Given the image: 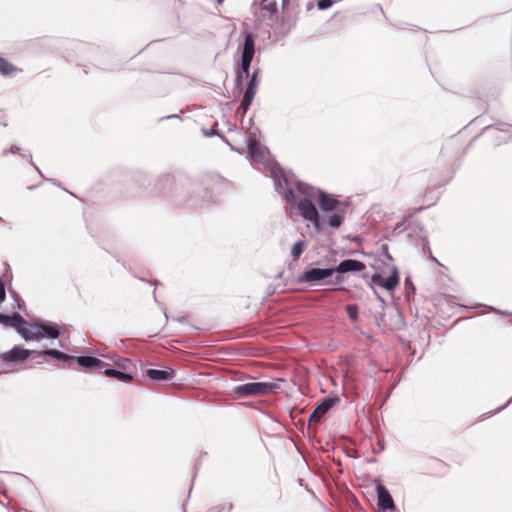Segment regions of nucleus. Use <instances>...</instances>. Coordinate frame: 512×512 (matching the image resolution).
Instances as JSON below:
<instances>
[{
	"label": "nucleus",
	"mask_w": 512,
	"mask_h": 512,
	"mask_svg": "<svg viewBox=\"0 0 512 512\" xmlns=\"http://www.w3.org/2000/svg\"><path fill=\"white\" fill-rule=\"evenodd\" d=\"M276 191L283 195L285 201L296 205L299 214L309 221L315 229H321L324 219H321L316 206L312 202L315 197V188L296 179L292 173L285 172L274 165L270 169Z\"/></svg>",
	"instance_id": "1"
},
{
	"label": "nucleus",
	"mask_w": 512,
	"mask_h": 512,
	"mask_svg": "<svg viewBox=\"0 0 512 512\" xmlns=\"http://www.w3.org/2000/svg\"><path fill=\"white\" fill-rule=\"evenodd\" d=\"M276 388L277 385L270 382H249L235 386L233 393L238 398L261 396L273 393Z\"/></svg>",
	"instance_id": "2"
},
{
	"label": "nucleus",
	"mask_w": 512,
	"mask_h": 512,
	"mask_svg": "<svg viewBox=\"0 0 512 512\" xmlns=\"http://www.w3.org/2000/svg\"><path fill=\"white\" fill-rule=\"evenodd\" d=\"M31 351L21 346H14L11 350L0 352V363L6 366L24 362L31 355Z\"/></svg>",
	"instance_id": "3"
},
{
	"label": "nucleus",
	"mask_w": 512,
	"mask_h": 512,
	"mask_svg": "<svg viewBox=\"0 0 512 512\" xmlns=\"http://www.w3.org/2000/svg\"><path fill=\"white\" fill-rule=\"evenodd\" d=\"M335 273L333 268H311L304 271L298 278L300 283H317L331 277Z\"/></svg>",
	"instance_id": "4"
},
{
	"label": "nucleus",
	"mask_w": 512,
	"mask_h": 512,
	"mask_svg": "<svg viewBox=\"0 0 512 512\" xmlns=\"http://www.w3.org/2000/svg\"><path fill=\"white\" fill-rule=\"evenodd\" d=\"M257 85H258V71H254L253 74L251 75V78L248 82L247 88L244 92L243 99L238 108L239 111L246 113V111L249 109V106L251 105L253 98L255 96Z\"/></svg>",
	"instance_id": "5"
},
{
	"label": "nucleus",
	"mask_w": 512,
	"mask_h": 512,
	"mask_svg": "<svg viewBox=\"0 0 512 512\" xmlns=\"http://www.w3.org/2000/svg\"><path fill=\"white\" fill-rule=\"evenodd\" d=\"M315 197L319 207L324 212H332L341 209L342 203L330 194L315 189Z\"/></svg>",
	"instance_id": "6"
},
{
	"label": "nucleus",
	"mask_w": 512,
	"mask_h": 512,
	"mask_svg": "<svg viewBox=\"0 0 512 512\" xmlns=\"http://www.w3.org/2000/svg\"><path fill=\"white\" fill-rule=\"evenodd\" d=\"M399 274L395 266L392 267L391 275L385 279L380 274L375 273L371 276V282L377 286L383 287L388 291L394 290L399 284Z\"/></svg>",
	"instance_id": "7"
},
{
	"label": "nucleus",
	"mask_w": 512,
	"mask_h": 512,
	"mask_svg": "<svg viewBox=\"0 0 512 512\" xmlns=\"http://www.w3.org/2000/svg\"><path fill=\"white\" fill-rule=\"evenodd\" d=\"M339 402L337 397H326L316 406L310 415V421L318 422L336 403Z\"/></svg>",
	"instance_id": "8"
},
{
	"label": "nucleus",
	"mask_w": 512,
	"mask_h": 512,
	"mask_svg": "<svg viewBox=\"0 0 512 512\" xmlns=\"http://www.w3.org/2000/svg\"><path fill=\"white\" fill-rule=\"evenodd\" d=\"M365 264L359 260L355 259H347L340 262V264L333 268L335 272L338 273H347V272H356V271H362L365 269Z\"/></svg>",
	"instance_id": "9"
},
{
	"label": "nucleus",
	"mask_w": 512,
	"mask_h": 512,
	"mask_svg": "<svg viewBox=\"0 0 512 512\" xmlns=\"http://www.w3.org/2000/svg\"><path fill=\"white\" fill-rule=\"evenodd\" d=\"M378 506L383 510H391L394 508L393 499L389 491L383 485L376 487Z\"/></svg>",
	"instance_id": "10"
},
{
	"label": "nucleus",
	"mask_w": 512,
	"mask_h": 512,
	"mask_svg": "<svg viewBox=\"0 0 512 512\" xmlns=\"http://www.w3.org/2000/svg\"><path fill=\"white\" fill-rule=\"evenodd\" d=\"M24 326L17 328V332L26 340H37L40 338L41 330L38 324L23 323Z\"/></svg>",
	"instance_id": "11"
},
{
	"label": "nucleus",
	"mask_w": 512,
	"mask_h": 512,
	"mask_svg": "<svg viewBox=\"0 0 512 512\" xmlns=\"http://www.w3.org/2000/svg\"><path fill=\"white\" fill-rule=\"evenodd\" d=\"M77 363L84 368L98 371H101L107 366L102 360L91 356H80L77 358Z\"/></svg>",
	"instance_id": "12"
},
{
	"label": "nucleus",
	"mask_w": 512,
	"mask_h": 512,
	"mask_svg": "<svg viewBox=\"0 0 512 512\" xmlns=\"http://www.w3.org/2000/svg\"><path fill=\"white\" fill-rule=\"evenodd\" d=\"M244 43L242 48V57L253 60L255 54V37L252 33L244 32Z\"/></svg>",
	"instance_id": "13"
},
{
	"label": "nucleus",
	"mask_w": 512,
	"mask_h": 512,
	"mask_svg": "<svg viewBox=\"0 0 512 512\" xmlns=\"http://www.w3.org/2000/svg\"><path fill=\"white\" fill-rule=\"evenodd\" d=\"M249 153L255 162H262L265 158V152L260 147L255 137H250L248 141Z\"/></svg>",
	"instance_id": "14"
},
{
	"label": "nucleus",
	"mask_w": 512,
	"mask_h": 512,
	"mask_svg": "<svg viewBox=\"0 0 512 512\" xmlns=\"http://www.w3.org/2000/svg\"><path fill=\"white\" fill-rule=\"evenodd\" d=\"M22 323H25V320L18 313H14L13 315L0 314V324L17 329L19 328L18 326Z\"/></svg>",
	"instance_id": "15"
},
{
	"label": "nucleus",
	"mask_w": 512,
	"mask_h": 512,
	"mask_svg": "<svg viewBox=\"0 0 512 512\" xmlns=\"http://www.w3.org/2000/svg\"><path fill=\"white\" fill-rule=\"evenodd\" d=\"M147 376L155 381H166L171 380L174 377L173 370H158V369H149L147 370Z\"/></svg>",
	"instance_id": "16"
},
{
	"label": "nucleus",
	"mask_w": 512,
	"mask_h": 512,
	"mask_svg": "<svg viewBox=\"0 0 512 512\" xmlns=\"http://www.w3.org/2000/svg\"><path fill=\"white\" fill-rule=\"evenodd\" d=\"M38 356H50L58 361L69 362L73 357L55 349H48L37 353Z\"/></svg>",
	"instance_id": "17"
},
{
	"label": "nucleus",
	"mask_w": 512,
	"mask_h": 512,
	"mask_svg": "<svg viewBox=\"0 0 512 512\" xmlns=\"http://www.w3.org/2000/svg\"><path fill=\"white\" fill-rule=\"evenodd\" d=\"M39 330H41L40 338L56 339L59 337V330L55 326L38 324Z\"/></svg>",
	"instance_id": "18"
},
{
	"label": "nucleus",
	"mask_w": 512,
	"mask_h": 512,
	"mask_svg": "<svg viewBox=\"0 0 512 512\" xmlns=\"http://www.w3.org/2000/svg\"><path fill=\"white\" fill-rule=\"evenodd\" d=\"M332 212L333 214L327 219V224L332 228H339L344 221L345 210L343 208Z\"/></svg>",
	"instance_id": "19"
},
{
	"label": "nucleus",
	"mask_w": 512,
	"mask_h": 512,
	"mask_svg": "<svg viewBox=\"0 0 512 512\" xmlns=\"http://www.w3.org/2000/svg\"><path fill=\"white\" fill-rule=\"evenodd\" d=\"M104 374L109 377H114L122 382H129L132 380V376L128 373H124L112 368H106L104 369Z\"/></svg>",
	"instance_id": "20"
},
{
	"label": "nucleus",
	"mask_w": 512,
	"mask_h": 512,
	"mask_svg": "<svg viewBox=\"0 0 512 512\" xmlns=\"http://www.w3.org/2000/svg\"><path fill=\"white\" fill-rule=\"evenodd\" d=\"M307 243L304 240H298L291 249V255L294 260H298L303 253Z\"/></svg>",
	"instance_id": "21"
},
{
	"label": "nucleus",
	"mask_w": 512,
	"mask_h": 512,
	"mask_svg": "<svg viewBox=\"0 0 512 512\" xmlns=\"http://www.w3.org/2000/svg\"><path fill=\"white\" fill-rule=\"evenodd\" d=\"M16 68L3 58H0V73L4 76L11 75Z\"/></svg>",
	"instance_id": "22"
},
{
	"label": "nucleus",
	"mask_w": 512,
	"mask_h": 512,
	"mask_svg": "<svg viewBox=\"0 0 512 512\" xmlns=\"http://www.w3.org/2000/svg\"><path fill=\"white\" fill-rule=\"evenodd\" d=\"M251 62V59L241 58V70L246 76H249Z\"/></svg>",
	"instance_id": "23"
},
{
	"label": "nucleus",
	"mask_w": 512,
	"mask_h": 512,
	"mask_svg": "<svg viewBox=\"0 0 512 512\" xmlns=\"http://www.w3.org/2000/svg\"><path fill=\"white\" fill-rule=\"evenodd\" d=\"M332 5H333V1H332V0H319V1L317 2V7H318L320 10L328 9V8H330Z\"/></svg>",
	"instance_id": "24"
},
{
	"label": "nucleus",
	"mask_w": 512,
	"mask_h": 512,
	"mask_svg": "<svg viewBox=\"0 0 512 512\" xmlns=\"http://www.w3.org/2000/svg\"><path fill=\"white\" fill-rule=\"evenodd\" d=\"M346 310L351 319L355 320L357 318L358 311L355 305H348Z\"/></svg>",
	"instance_id": "25"
},
{
	"label": "nucleus",
	"mask_w": 512,
	"mask_h": 512,
	"mask_svg": "<svg viewBox=\"0 0 512 512\" xmlns=\"http://www.w3.org/2000/svg\"><path fill=\"white\" fill-rule=\"evenodd\" d=\"M5 299V285H4V282L2 280H0V304L4 301Z\"/></svg>",
	"instance_id": "26"
},
{
	"label": "nucleus",
	"mask_w": 512,
	"mask_h": 512,
	"mask_svg": "<svg viewBox=\"0 0 512 512\" xmlns=\"http://www.w3.org/2000/svg\"><path fill=\"white\" fill-rule=\"evenodd\" d=\"M395 231H403L404 230V222L398 223L394 229Z\"/></svg>",
	"instance_id": "27"
},
{
	"label": "nucleus",
	"mask_w": 512,
	"mask_h": 512,
	"mask_svg": "<svg viewBox=\"0 0 512 512\" xmlns=\"http://www.w3.org/2000/svg\"><path fill=\"white\" fill-rule=\"evenodd\" d=\"M14 297H15V299H16V301H17V306H18V308H19V309H21V306H22L24 303H23V302H22V303H20V299L17 297V295H16V294H14Z\"/></svg>",
	"instance_id": "28"
},
{
	"label": "nucleus",
	"mask_w": 512,
	"mask_h": 512,
	"mask_svg": "<svg viewBox=\"0 0 512 512\" xmlns=\"http://www.w3.org/2000/svg\"><path fill=\"white\" fill-rule=\"evenodd\" d=\"M19 150H20V148H19V147H17V146H13V147L11 148V152H12V153H17Z\"/></svg>",
	"instance_id": "29"
},
{
	"label": "nucleus",
	"mask_w": 512,
	"mask_h": 512,
	"mask_svg": "<svg viewBox=\"0 0 512 512\" xmlns=\"http://www.w3.org/2000/svg\"><path fill=\"white\" fill-rule=\"evenodd\" d=\"M114 362H115V364H117V366H122L119 362H117V361H114Z\"/></svg>",
	"instance_id": "30"
},
{
	"label": "nucleus",
	"mask_w": 512,
	"mask_h": 512,
	"mask_svg": "<svg viewBox=\"0 0 512 512\" xmlns=\"http://www.w3.org/2000/svg\"><path fill=\"white\" fill-rule=\"evenodd\" d=\"M425 248L430 252V247L428 245H426Z\"/></svg>",
	"instance_id": "31"
},
{
	"label": "nucleus",
	"mask_w": 512,
	"mask_h": 512,
	"mask_svg": "<svg viewBox=\"0 0 512 512\" xmlns=\"http://www.w3.org/2000/svg\"><path fill=\"white\" fill-rule=\"evenodd\" d=\"M498 313H500V311H497ZM502 315H506L507 313L506 312H501Z\"/></svg>",
	"instance_id": "32"
},
{
	"label": "nucleus",
	"mask_w": 512,
	"mask_h": 512,
	"mask_svg": "<svg viewBox=\"0 0 512 512\" xmlns=\"http://www.w3.org/2000/svg\"><path fill=\"white\" fill-rule=\"evenodd\" d=\"M219 3L223 2L224 0H217Z\"/></svg>",
	"instance_id": "33"
},
{
	"label": "nucleus",
	"mask_w": 512,
	"mask_h": 512,
	"mask_svg": "<svg viewBox=\"0 0 512 512\" xmlns=\"http://www.w3.org/2000/svg\"><path fill=\"white\" fill-rule=\"evenodd\" d=\"M512 401V398L508 401V403H510Z\"/></svg>",
	"instance_id": "34"
}]
</instances>
